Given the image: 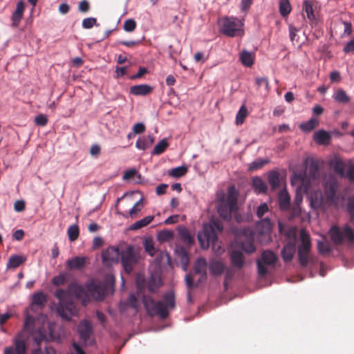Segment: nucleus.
Instances as JSON below:
<instances>
[{"label":"nucleus","mask_w":354,"mask_h":354,"mask_svg":"<svg viewBox=\"0 0 354 354\" xmlns=\"http://www.w3.org/2000/svg\"><path fill=\"white\" fill-rule=\"evenodd\" d=\"M46 301V297L43 292H37L32 295V304L38 306H44Z\"/></svg>","instance_id":"obj_34"},{"label":"nucleus","mask_w":354,"mask_h":354,"mask_svg":"<svg viewBox=\"0 0 354 354\" xmlns=\"http://www.w3.org/2000/svg\"><path fill=\"white\" fill-rule=\"evenodd\" d=\"M133 130L136 134L142 133L145 131V126L142 123H136L134 124Z\"/></svg>","instance_id":"obj_63"},{"label":"nucleus","mask_w":354,"mask_h":354,"mask_svg":"<svg viewBox=\"0 0 354 354\" xmlns=\"http://www.w3.org/2000/svg\"><path fill=\"white\" fill-rule=\"evenodd\" d=\"M66 276V272H62L59 275L54 277L52 280L53 284L57 286L64 285L67 281Z\"/></svg>","instance_id":"obj_45"},{"label":"nucleus","mask_w":354,"mask_h":354,"mask_svg":"<svg viewBox=\"0 0 354 354\" xmlns=\"http://www.w3.org/2000/svg\"><path fill=\"white\" fill-rule=\"evenodd\" d=\"M86 290L90 294L97 299H103L107 288L104 283H97L94 281H89L86 285Z\"/></svg>","instance_id":"obj_9"},{"label":"nucleus","mask_w":354,"mask_h":354,"mask_svg":"<svg viewBox=\"0 0 354 354\" xmlns=\"http://www.w3.org/2000/svg\"><path fill=\"white\" fill-rule=\"evenodd\" d=\"M344 52L346 53H354V39L348 41L344 48Z\"/></svg>","instance_id":"obj_64"},{"label":"nucleus","mask_w":354,"mask_h":354,"mask_svg":"<svg viewBox=\"0 0 354 354\" xmlns=\"http://www.w3.org/2000/svg\"><path fill=\"white\" fill-rule=\"evenodd\" d=\"M269 160L267 159H259L252 162L249 166L250 171L257 170L263 167L266 164L268 163Z\"/></svg>","instance_id":"obj_47"},{"label":"nucleus","mask_w":354,"mask_h":354,"mask_svg":"<svg viewBox=\"0 0 354 354\" xmlns=\"http://www.w3.org/2000/svg\"><path fill=\"white\" fill-rule=\"evenodd\" d=\"M140 259L139 252L133 245H127L120 252V261L124 271L130 274Z\"/></svg>","instance_id":"obj_6"},{"label":"nucleus","mask_w":354,"mask_h":354,"mask_svg":"<svg viewBox=\"0 0 354 354\" xmlns=\"http://www.w3.org/2000/svg\"><path fill=\"white\" fill-rule=\"evenodd\" d=\"M331 136L330 133L324 130H319L314 133L313 139L319 145H328L330 142Z\"/></svg>","instance_id":"obj_19"},{"label":"nucleus","mask_w":354,"mask_h":354,"mask_svg":"<svg viewBox=\"0 0 354 354\" xmlns=\"http://www.w3.org/2000/svg\"><path fill=\"white\" fill-rule=\"evenodd\" d=\"M238 195L239 193L234 185L228 187L227 194L222 190L216 193L217 212L223 219L230 221L232 213L237 210Z\"/></svg>","instance_id":"obj_3"},{"label":"nucleus","mask_w":354,"mask_h":354,"mask_svg":"<svg viewBox=\"0 0 354 354\" xmlns=\"http://www.w3.org/2000/svg\"><path fill=\"white\" fill-rule=\"evenodd\" d=\"M310 205L314 209L324 207V198L321 193H315L310 197Z\"/></svg>","instance_id":"obj_25"},{"label":"nucleus","mask_w":354,"mask_h":354,"mask_svg":"<svg viewBox=\"0 0 354 354\" xmlns=\"http://www.w3.org/2000/svg\"><path fill=\"white\" fill-rule=\"evenodd\" d=\"M142 207V199L139 200L129 211V216L131 218L137 217L138 213L141 211Z\"/></svg>","instance_id":"obj_44"},{"label":"nucleus","mask_w":354,"mask_h":354,"mask_svg":"<svg viewBox=\"0 0 354 354\" xmlns=\"http://www.w3.org/2000/svg\"><path fill=\"white\" fill-rule=\"evenodd\" d=\"M220 32L230 37L241 35L243 33L242 22L237 18L225 17L218 20Z\"/></svg>","instance_id":"obj_5"},{"label":"nucleus","mask_w":354,"mask_h":354,"mask_svg":"<svg viewBox=\"0 0 354 354\" xmlns=\"http://www.w3.org/2000/svg\"><path fill=\"white\" fill-rule=\"evenodd\" d=\"M137 171L135 169H131L126 171L123 174L122 178L124 180L132 179L136 174Z\"/></svg>","instance_id":"obj_62"},{"label":"nucleus","mask_w":354,"mask_h":354,"mask_svg":"<svg viewBox=\"0 0 354 354\" xmlns=\"http://www.w3.org/2000/svg\"><path fill=\"white\" fill-rule=\"evenodd\" d=\"M127 304L134 308L138 309L139 306V302L134 294H131L127 299Z\"/></svg>","instance_id":"obj_59"},{"label":"nucleus","mask_w":354,"mask_h":354,"mask_svg":"<svg viewBox=\"0 0 354 354\" xmlns=\"http://www.w3.org/2000/svg\"><path fill=\"white\" fill-rule=\"evenodd\" d=\"M136 23L133 19H127L124 23V30L127 32H132L136 29Z\"/></svg>","instance_id":"obj_56"},{"label":"nucleus","mask_w":354,"mask_h":354,"mask_svg":"<svg viewBox=\"0 0 354 354\" xmlns=\"http://www.w3.org/2000/svg\"><path fill=\"white\" fill-rule=\"evenodd\" d=\"M142 303L147 314L153 316L158 315L161 319H166L169 311L174 309L176 306L175 294L170 290L164 294L162 300L156 301L151 296L143 295Z\"/></svg>","instance_id":"obj_2"},{"label":"nucleus","mask_w":354,"mask_h":354,"mask_svg":"<svg viewBox=\"0 0 354 354\" xmlns=\"http://www.w3.org/2000/svg\"><path fill=\"white\" fill-rule=\"evenodd\" d=\"M209 270L213 275H221L225 270L224 264L218 260H212L209 265Z\"/></svg>","instance_id":"obj_20"},{"label":"nucleus","mask_w":354,"mask_h":354,"mask_svg":"<svg viewBox=\"0 0 354 354\" xmlns=\"http://www.w3.org/2000/svg\"><path fill=\"white\" fill-rule=\"evenodd\" d=\"M144 248L145 251L151 257L156 254V248L151 239H147L144 241Z\"/></svg>","instance_id":"obj_43"},{"label":"nucleus","mask_w":354,"mask_h":354,"mask_svg":"<svg viewBox=\"0 0 354 354\" xmlns=\"http://www.w3.org/2000/svg\"><path fill=\"white\" fill-rule=\"evenodd\" d=\"M301 243L299 246L298 252H310L311 244L308 234L302 230L300 233Z\"/></svg>","instance_id":"obj_17"},{"label":"nucleus","mask_w":354,"mask_h":354,"mask_svg":"<svg viewBox=\"0 0 354 354\" xmlns=\"http://www.w3.org/2000/svg\"><path fill=\"white\" fill-rule=\"evenodd\" d=\"M330 166L333 167V170L335 173L339 174L340 176H344L345 164L344 161H342L339 158H335L330 162Z\"/></svg>","instance_id":"obj_29"},{"label":"nucleus","mask_w":354,"mask_h":354,"mask_svg":"<svg viewBox=\"0 0 354 354\" xmlns=\"http://www.w3.org/2000/svg\"><path fill=\"white\" fill-rule=\"evenodd\" d=\"M248 110L245 106H242L238 111L236 116V123L237 125L242 124L247 117Z\"/></svg>","instance_id":"obj_41"},{"label":"nucleus","mask_w":354,"mask_h":354,"mask_svg":"<svg viewBox=\"0 0 354 354\" xmlns=\"http://www.w3.org/2000/svg\"><path fill=\"white\" fill-rule=\"evenodd\" d=\"M178 233L182 241L186 244L190 245L194 243V239L186 227H180L178 229Z\"/></svg>","instance_id":"obj_30"},{"label":"nucleus","mask_w":354,"mask_h":354,"mask_svg":"<svg viewBox=\"0 0 354 354\" xmlns=\"http://www.w3.org/2000/svg\"><path fill=\"white\" fill-rule=\"evenodd\" d=\"M241 248L248 254H252L255 252L256 248L254 245L252 234H250V236L248 237L246 241L241 243Z\"/></svg>","instance_id":"obj_28"},{"label":"nucleus","mask_w":354,"mask_h":354,"mask_svg":"<svg viewBox=\"0 0 354 354\" xmlns=\"http://www.w3.org/2000/svg\"><path fill=\"white\" fill-rule=\"evenodd\" d=\"M308 171L311 178H316L319 174V162L317 160H312L308 168Z\"/></svg>","instance_id":"obj_36"},{"label":"nucleus","mask_w":354,"mask_h":354,"mask_svg":"<svg viewBox=\"0 0 354 354\" xmlns=\"http://www.w3.org/2000/svg\"><path fill=\"white\" fill-rule=\"evenodd\" d=\"M168 145L169 144L165 139L160 140L153 148L152 154L160 155L162 153L165 151Z\"/></svg>","instance_id":"obj_38"},{"label":"nucleus","mask_w":354,"mask_h":354,"mask_svg":"<svg viewBox=\"0 0 354 354\" xmlns=\"http://www.w3.org/2000/svg\"><path fill=\"white\" fill-rule=\"evenodd\" d=\"M90 9V5L87 0H83L80 2L78 6V10L80 12L86 13Z\"/></svg>","instance_id":"obj_61"},{"label":"nucleus","mask_w":354,"mask_h":354,"mask_svg":"<svg viewBox=\"0 0 354 354\" xmlns=\"http://www.w3.org/2000/svg\"><path fill=\"white\" fill-rule=\"evenodd\" d=\"M161 286V279H157L155 277H151L149 282L147 283V288L151 292H156L159 287Z\"/></svg>","instance_id":"obj_35"},{"label":"nucleus","mask_w":354,"mask_h":354,"mask_svg":"<svg viewBox=\"0 0 354 354\" xmlns=\"http://www.w3.org/2000/svg\"><path fill=\"white\" fill-rule=\"evenodd\" d=\"M298 257L301 266L306 267L308 263L309 252H298Z\"/></svg>","instance_id":"obj_55"},{"label":"nucleus","mask_w":354,"mask_h":354,"mask_svg":"<svg viewBox=\"0 0 354 354\" xmlns=\"http://www.w3.org/2000/svg\"><path fill=\"white\" fill-rule=\"evenodd\" d=\"M78 332L80 339L84 342H86L93 333L91 323L86 320L82 321L78 325Z\"/></svg>","instance_id":"obj_11"},{"label":"nucleus","mask_w":354,"mask_h":354,"mask_svg":"<svg viewBox=\"0 0 354 354\" xmlns=\"http://www.w3.org/2000/svg\"><path fill=\"white\" fill-rule=\"evenodd\" d=\"M255 84L259 88L261 87V86H263L265 87L266 92H269L270 86H269V81L267 77H256L255 78Z\"/></svg>","instance_id":"obj_50"},{"label":"nucleus","mask_w":354,"mask_h":354,"mask_svg":"<svg viewBox=\"0 0 354 354\" xmlns=\"http://www.w3.org/2000/svg\"><path fill=\"white\" fill-rule=\"evenodd\" d=\"M279 11L282 16L288 15L291 11V6L288 0H280Z\"/></svg>","instance_id":"obj_40"},{"label":"nucleus","mask_w":354,"mask_h":354,"mask_svg":"<svg viewBox=\"0 0 354 354\" xmlns=\"http://www.w3.org/2000/svg\"><path fill=\"white\" fill-rule=\"evenodd\" d=\"M158 238L161 241H167L174 238V232L170 230H162L158 233Z\"/></svg>","instance_id":"obj_51"},{"label":"nucleus","mask_w":354,"mask_h":354,"mask_svg":"<svg viewBox=\"0 0 354 354\" xmlns=\"http://www.w3.org/2000/svg\"><path fill=\"white\" fill-rule=\"evenodd\" d=\"M120 252L118 248L110 246L102 251V259L104 264L111 266L119 261Z\"/></svg>","instance_id":"obj_10"},{"label":"nucleus","mask_w":354,"mask_h":354,"mask_svg":"<svg viewBox=\"0 0 354 354\" xmlns=\"http://www.w3.org/2000/svg\"><path fill=\"white\" fill-rule=\"evenodd\" d=\"M25 10L24 3L20 1L17 3L15 10L12 15V26L17 28L19 26L21 20L23 18L24 12Z\"/></svg>","instance_id":"obj_12"},{"label":"nucleus","mask_w":354,"mask_h":354,"mask_svg":"<svg viewBox=\"0 0 354 354\" xmlns=\"http://www.w3.org/2000/svg\"><path fill=\"white\" fill-rule=\"evenodd\" d=\"M152 91L153 88L147 84L135 85L130 88V93L134 95H147Z\"/></svg>","instance_id":"obj_16"},{"label":"nucleus","mask_w":354,"mask_h":354,"mask_svg":"<svg viewBox=\"0 0 354 354\" xmlns=\"http://www.w3.org/2000/svg\"><path fill=\"white\" fill-rule=\"evenodd\" d=\"M303 9L306 12L307 17L309 19H313L315 18L313 4L310 1L306 0L304 2Z\"/></svg>","instance_id":"obj_48"},{"label":"nucleus","mask_w":354,"mask_h":354,"mask_svg":"<svg viewBox=\"0 0 354 354\" xmlns=\"http://www.w3.org/2000/svg\"><path fill=\"white\" fill-rule=\"evenodd\" d=\"M97 20L94 17L86 18L82 21V26L84 28H91L94 25L96 24Z\"/></svg>","instance_id":"obj_60"},{"label":"nucleus","mask_w":354,"mask_h":354,"mask_svg":"<svg viewBox=\"0 0 354 354\" xmlns=\"http://www.w3.org/2000/svg\"><path fill=\"white\" fill-rule=\"evenodd\" d=\"M230 260L232 266L237 269H241L245 264L244 256L240 251L232 250L230 254Z\"/></svg>","instance_id":"obj_15"},{"label":"nucleus","mask_w":354,"mask_h":354,"mask_svg":"<svg viewBox=\"0 0 354 354\" xmlns=\"http://www.w3.org/2000/svg\"><path fill=\"white\" fill-rule=\"evenodd\" d=\"M187 171L188 169L186 166H180L169 170L168 174L174 178H180L185 176L187 174Z\"/></svg>","instance_id":"obj_32"},{"label":"nucleus","mask_w":354,"mask_h":354,"mask_svg":"<svg viewBox=\"0 0 354 354\" xmlns=\"http://www.w3.org/2000/svg\"><path fill=\"white\" fill-rule=\"evenodd\" d=\"M273 223L271 221V218L269 216L261 219L256 224V228L259 234H268L270 233L272 229Z\"/></svg>","instance_id":"obj_13"},{"label":"nucleus","mask_w":354,"mask_h":354,"mask_svg":"<svg viewBox=\"0 0 354 354\" xmlns=\"http://www.w3.org/2000/svg\"><path fill=\"white\" fill-rule=\"evenodd\" d=\"M295 244L293 243H287L281 250V257L284 261H290L295 253Z\"/></svg>","instance_id":"obj_18"},{"label":"nucleus","mask_w":354,"mask_h":354,"mask_svg":"<svg viewBox=\"0 0 354 354\" xmlns=\"http://www.w3.org/2000/svg\"><path fill=\"white\" fill-rule=\"evenodd\" d=\"M68 239L71 241H74L77 239L79 234H80V230L79 227L77 225H71L68 229Z\"/></svg>","instance_id":"obj_42"},{"label":"nucleus","mask_w":354,"mask_h":354,"mask_svg":"<svg viewBox=\"0 0 354 354\" xmlns=\"http://www.w3.org/2000/svg\"><path fill=\"white\" fill-rule=\"evenodd\" d=\"M254 55L244 50L240 53V61L241 64L246 67H251L254 64Z\"/></svg>","instance_id":"obj_22"},{"label":"nucleus","mask_w":354,"mask_h":354,"mask_svg":"<svg viewBox=\"0 0 354 354\" xmlns=\"http://www.w3.org/2000/svg\"><path fill=\"white\" fill-rule=\"evenodd\" d=\"M32 354H55V351L53 348L46 345L44 351L41 348H36L32 351Z\"/></svg>","instance_id":"obj_54"},{"label":"nucleus","mask_w":354,"mask_h":354,"mask_svg":"<svg viewBox=\"0 0 354 354\" xmlns=\"http://www.w3.org/2000/svg\"><path fill=\"white\" fill-rule=\"evenodd\" d=\"M54 295L59 301L57 306V313L62 319L67 321L71 320L73 317L77 316L78 314V308L72 301V295L79 299H82L84 305H86L88 300L84 288L77 283H70L67 289H57Z\"/></svg>","instance_id":"obj_1"},{"label":"nucleus","mask_w":354,"mask_h":354,"mask_svg":"<svg viewBox=\"0 0 354 354\" xmlns=\"http://www.w3.org/2000/svg\"><path fill=\"white\" fill-rule=\"evenodd\" d=\"M277 259L275 254L270 250H266L262 252L261 259L257 260L258 273L261 277H264L268 273L266 266L274 265Z\"/></svg>","instance_id":"obj_8"},{"label":"nucleus","mask_w":354,"mask_h":354,"mask_svg":"<svg viewBox=\"0 0 354 354\" xmlns=\"http://www.w3.org/2000/svg\"><path fill=\"white\" fill-rule=\"evenodd\" d=\"M269 212V208L266 203L261 204L258 206L257 209V216L261 218L266 213Z\"/></svg>","instance_id":"obj_53"},{"label":"nucleus","mask_w":354,"mask_h":354,"mask_svg":"<svg viewBox=\"0 0 354 354\" xmlns=\"http://www.w3.org/2000/svg\"><path fill=\"white\" fill-rule=\"evenodd\" d=\"M268 180L269 185L272 189H276L279 186V174L277 171H272L270 172L268 176Z\"/></svg>","instance_id":"obj_33"},{"label":"nucleus","mask_w":354,"mask_h":354,"mask_svg":"<svg viewBox=\"0 0 354 354\" xmlns=\"http://www.w3.org/2000/svg\"><path fill=\"white\" fill-rule=\"evenodd\" d=\"M35 122L37 126L44 127L48 123V118L44 114H39L35 118Z\"/></svg>","instance_id":"obj_58"},{"label":"nucleus","mask_w":354,"mask_h":354,"mask_svg":"<svg viewBox=\"0 0 354 354\" xmlns=\"http://www.w3.org/2000/svg\"><path fill=\"white\" fill-rule=\"evenodd\" d=\"M66 268L71 270H81L86 264V258L84 257H76L71 259H68L66 262Z\"/></svg>","instance_id":"obj_14"},{"label":"nucleus","mask_w":354,"mask_h":354,"mask_svg":"<svg viewBox=\"0 0 354 354\" xmlns=\"http://www.w3.org/2000/svg\"><path fill=\"white\" fill-rule=\"evenodd\" d=\"M207 263L204 259H199L197 260L194 270L198 274L205 273Z\"/></svg>","instance_id":"obj_46"},{"label":"nucleus","mask_w":354,"mask_h":354,"mask_svg":"<svg viewBox=\"0 0 354 354\" xmlns=\"http://www.w3.org/2000/svg\"><path fill=\"white\" fill-rule=\"evenodd\" d=\"M326 199L330 204H334L336 202L335 198V189L333 187L330 186L326 194Z\"/></svg>","instance_id":"obj_52"},{"label":"nucleus","mask_w":354,"mask_h":354,"mask_svg":"<svg viewBox=\"0 0 354 354\" xmlns=\"http://www.w3.org/2000/svg\"><path fill=\"white\" fill-rule=\"evenodd\" d=\"M318 124L319 122L317 120L312 118L308 122L301 124L299 127L302 131L305 132H309L314 129L318 125Z\"/></svg>","instance_id":"obj_37"},{"label":"nucleus","mask_w":354,"mask_h":354,"mask_svg":"<svg viewBox=\"0 0 354 354\" xmlns=\"http://www.w3.org/2000/svg\"><path fill=\"white\" fill-rule=\"evenodd\" d=\"M154 140L155 138L153 136L140 138L136 141V146L139 149L145 150L152 145V144L154 142Z\"/></svg>","instance_id":"obj_21"},{"label":"nucleus","mask_w":354,"mask_h":354,"mask_svg":"<svg viewBox=\"0 0 354 354\" xmlns=\"http://www.w3.org/2000/svg\"><path fill=\"white\" fill-rule=\"evenodd\" d=\"M334 100L341 104H347L350 102L351 98L346 94V91L342 88H338L333 95Z\"/></svg>","instance_id":"obj_23"},{"label":"nucleus","mask_w":354,"mask_h":354,"mask_svg":"<svg viewBox=\"0 0 354 354\" xmlns=\"http://www.w3.org/2000/svg\"><path fill=\"white\" fill-rule=\"evenodd\" d=\"M153 218H154L153 216H146V217L143 218L142 219H140V220L135 222L134 223H133L131 225L130 229L131 230H137L141 229L144 227H146L153 220Z\"/></svg>","instance_id":"obj_24"},{"label":"nucleus","mask_w":354,"mask_h":354,"mask_svg":"<svg viewBox=\"0 0 354 354\" xmlns=\"http://www.w3.org/2000/svg\"><path fill=\"white\" fill-rule=\"evenodd\" d=\"M331 241L336 245H341L344 239L351 243L354 242V230L348 225L342 228L333 226L329 230Z\"/></svg>","instance_id":"obj_7"},{"label":"nucleus","mask_w":354,"mask_h":354,"mask_svg":"<svg viewBox=\"0 0 354 354\" xmlns=\"http://www.w3.org/2000/svg\"><path fill=\"white\" fill-rule=\"evenodd\" d=\"M317 249L322 254H326L331 252L330 243L327 241H319L317 242Z\"/></svg>","instance_id":"obj_39"},{"label":"nucleus","mask_w":354,"mask_h":354,"mask_svg":"<svg viewBox=\"0 0 354 354\" xmlns=\"http://www.w3.org/2000/svg\"><path fill=\"white\" fill-rule=\"evenodd\" d=\"M15 345L17 354H25L26 347L24 340L16 339L15 340Z\"/></svg>","instance_id":"obj_49"},{"label":"nucleus","mask_w":354,"mask_h":354,"mask_svg":"<svg viewBox=\"0 0 354 354\" xmlns=\"http://www.w3.org/2000/svg\"><path fill=\"white\" fill-rule=\"evenodd\" d=\"M254 189L259 192L264 193L267 190V185L265 182L259 177H254L252 180Z\"/></svg>","instance_id":"obj_31"},{"label":"nucleus","mask_w":354,"mask_h":354,"mask_svg":"<svg viewBox=\"0 0 354 354\" xmlns=\"http://www.w3.org/2000/svg\"><path fill=\"white\" fill-rule=\"evenodd\" d=\"M279 206L281 209L286 210L290 206V196L286 191H281L279 196Z\"/></svg>","instance_id":"obj_27"},{"label":"nucleus","mask_w":354,"mask_h":354,"mask_svg":"<svg viewBox=\"0 0 354 354\" xmlns=\"http://www.w3.org/2000/svg\"><path fill=\"white\" fill-rule=\"evenodd\" d=\"M25 261L26 258L22 256L12 255L9 259V261L7 263V268H16L24 263Z\"/></svg>","instance_id":"obj_26"},{"label":"nucleus","mask_w":354,"mask_h":354,"mask_svg":"<svg viewBox=\"0 0 354 354\" xmlns=\"http://www.w3.org/2000/svg\"><path fill=\"white\" fill-rule=\"evenodd\" d=\"M299 32V29L295 27L292 25L289 26V35H290V39L292 42H294L296 41L298 42V38L297 32Z\"/></svg>","instance_id":"obj_57"},{"label":"nucleus","mask_w":354,"mask_h":354,"mask_svg":"<svg viewBox=\"0 0 354 354\" xmlns=\"http://www.w3.org/2000/svg\"><path fill=\"white\" fill-rule=\"evenodd\" d=\"M223 230V223L219 221H212L203 227V232L198 234V239L201 247L207 249L210 245L215 248L218 243L217 232H221Z\"/></svg>","instance_id":"obj_4"}]
</instances>
